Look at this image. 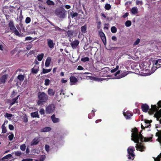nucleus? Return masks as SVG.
<instances>
[{
    "mask_svg": "<svg viewBox=\"0 0 161 161\" xmlns=\"http://www.w3.org/2000/svg\"><path fill=\"white\" fill-rule=\"evenodd\" d=\"M159 108H158L155 105H152L151 108L150 110L152 113L156 111V112L154 115V117H156L157 120H159L160 123L161 124V109L159 111H158ZM156 136H158V142L161 145V131H158L156 133ZM161 156H158L157 158H154V161H160V158L161 157V153L160 154Z\"/></svg>",
    "mask_w": 161,
    "mask_h": 161,
    "instance_id": "f257e3e1",
    "label": "nucleus"
},
{
    "mask_svg": "<svg viewBox=\"0 0 161 161\" xmlns=\"http://www.w3.org/2000/svg\"><path fill=\"white\" fill-rule=\"evenodd\" d=\"M131 136L132 137L131 140L134 141L135 142L137 143H139V141L141 142L144 141L145 142L150 141L151 139V138H143L141 134H138L136 130L134 132L132 133Z\"/></svg>",
    "mask_w": 161,
    "mask_h": 161,
    "instance_id": "f03ea898",
    "label": "nucleus"
},
{
    "mask_svg": "<svg viewBox=\"0 0 161 161\" xmlns=\"http://www.w3.org/2000/svg\"><path fill=\"white\" fill-rule=\"evenodd\" d=\"M56 14L58 17L62 18H64L66 15L65 10L62 8L56 9Z\"/></svg>",
    "mask_w": 161,
    "mask_h": 161,
    "instance_id": "7ed1b4c3",
    "label": "nucleus"
},
{
    "mask_svg": "<svg viewBox=\"0 0 161 161\" xmlns=\"http://www.w3.org/2000/svg\"><path fill=\"white\" fill-rule=\"evenodd\" d=\"M38 96L40 100L42 102H46L48 99L47 95L44 92H40Z\"/></svg>",
    "mask_w": 161,
    "mask_h": 161,
    "instance_id": "20e7f679",
    "label": "nucleus"
},
{
    "mask_svg": "<svg viewBox=\"0 0 161 161\" xmlns=\"http://www.w3.org/2000/svg\"><path fill=\"white\" fill-rule=\"evenodd\" d=\"M55 109L54 106L53 104H51L46 107V112L47 113L50 114L53 112Z\"/></svg>",
    "mask_w": 161,
    "mask_h": 161,
    "instance_id": "39448f33",
    "label": "nucleus"
},
{
    "mask_svg": "<svg viewBox=\"0 0 161 161\" xmlns=\"http://www.w3.org/2000/svg\"><path fill=\"white\" fill-rule=\"evenodd\" d=\"M134 151L135 148L133 147H129L127 149V152L129 155L134 157L135 156L133 153V152Z\"/></svg>",
    "mask_w": 161,
    "mask_h": 161,
    "instance_id": "423d86ee",
    "label": "nucleus"
},
{
    "mask_svg": "<svg viewBox=\"0 0 161 161\" xmlns=\"http://www.w3.org/2000/svg\"><path fill=\"white\" fill-rule=\"evenodd\" d=\"M99 34L101 37L104 45L105 46L106 44V37L102 31L99 32Z\"/></svg>",
    "mask_w": 161,
    "mask_h": 161,
    "instance_id": "0eeeda50",
    "label": "nucleus"
},
{
    "mask_svg": "<svg viewBox=\"0 0 161 161\" xmlns=\"http://www.w3.org/2000/svg\"><path fill=\"white\" fill-rule=\"evenodd\" d=\"M79 42L78 40H75L70 43V45L73 49L76 48L79 43Z\"/></svg>",
    "mask_w": 161,
    "mask_h": 161,
    "instance_id": "6e6552de",
    "label": "nucleus"
},
{
    "mask_svg": "<svg viewBox=\"0 0 161 161\" xmlns=\"http://www.w3.org/2000/svg\"><path fill=\"white\" fill-rule=\"evenodd\" d=\"M70 85H72L75 84L78 81L77 79L74 76H71L70 77Z\"/></svg>",
    "mask_w": 161,
    "mask_h": 161,
    "instance_id": "1a4fd4ad",
    "label": "nucleus"
},
{
    "mask_svg": "<svg viewBox=\"0 0 161 161\" xmlns=\"http://www.w3.org/2000/svg\"><path fill=\"white\" fill-rule=\"evenodd\" d=\"M8 75H5L2 76L0 79V84L5 83Z\"/></svg>",
    "mask_w": 161,
    "mask_h": 161,
    "instance_id": "9d476101",
    "label": "nucleus"
},
{
    "mask_svg": "<svg viewBox=\"0 0 161 161\" xmlns=\"http://www.w3.org/2000/svg\"><path fill=\"white\" fill-rule=\"evenodd\" d=\"M152 122V120H145V127L147 128L149 127V126L150 125V123ZM141 127L142 129H143L144 128V127L142 125H141Z\"/></svg>",
    "mask_w": 161,
    "mask_h": 161,
    "instance_id": "9b49d317",
    "label": "nucleus"
},
{
    "mask_svg": "<svg viewBox=\"0 0 161 161\" xmlns=\"http://www.w3.org/2000/svg\"><path fill=\"white\" fill-rule=\"evenodd\" d=\"M130 12L132 14L136 15L138 13V10L137 7H133L130 9Z\"/></svg>",
    "mask_w": 161,
    "mask_h": 161,
    "instance_id": "f8f14e48",
    "label": "nucleus"
},
{
    "mask_svg": "<svg viewBox=\"0 0 161 161\" xmlns=\"http://www.w3.org/2000/svg\"><path fill=\"white\" fill-rule=\"evenodd\" d=\"M128 74V72L126 71H124L123 73L121 74L120 75L117 76L116 79H120L124 77L125 76L127 75Z\"/></svg>",
    "mask_w": 161,
    "mask_h": 161,
    "instance_id": "ddd939ff",
    "label": "nucleus"
},
{
    "mask_svg": "<svg viewBox=\"0 0 161 161\" xmlns=\"http://www.w3.org/2000/svg\"><path fill=\"white\" fill-rule=\"evenodd\" d=\"M142 110L145 112H147L149 109V106L147 104H143L142 106Z\"/></svg>",
    "mask_w": 161,
    "mask_h": 161,
    "instance_id": "4468645a",
    "label": "nucleus"
},
{
    "mask_svg": "<svg viewBox=\"0 0 161 161\" xmlns=\"http://www.w3.org/2000/svg\"><path fill=\"white\" fill-rule=\"evenodd\" d=\"M47 44L48 47L50 48L53 47L54 43L53 41L50 39H47Z\"/></svg>",
    "mask_w": 161,
    "mask_h": 161,
    "instance_id": "2eb2a0df",
    "label": "nucleus"
},
{
    "mask_svg": "<svg viewBox=\"0 0 161 161\" xmlns=\"http://www.w3.org/2000/svg\"><path fill=\"white\" fill-rule=\"evenodd\" d=\"M136 147L137 150H139L142 152L143 151L144 149L145 148L144 147L142 146L141 144H136Z\"/></svg>",
    "mask_w": 161,
    "mask_h": 161,
    "instance_id": "dca6fc26",
    "label": "nucleus"
},
{
    "mask_svg": "<svg viewBox=\"0 0 161 161\" xmlns=\"http://www.w3.org/2000/svg\"><path fill=\"white\" fill-rule=\"evenodd\" d=\"M8 26L11 31H13L16 28L14 26L13 22L12 21H10L8 24Z\"/></svg>",
    "mask_w": 161,
    "mask_h": 161,
    "instance_id": "f3484780",
    "label": "nucleus"
},
{
    "mask_svg": "<svg viewBox=\"0 0 161 161\" xmlns=\"http://www.w3.org/2000/svg\"><path fill=\"white\" fill-rule=\"evenodd\" d=\"M51 118L53 122L54 123L58 122L59 121V119L58 118H56L55 117V115L53 114L51 117Z\"/></svg>",
    "mask_w": 161,
    "mask_h": 161,
    "instance_id": "a211bd4d",
    "label": "nucleus"
},
{
    "mask_svg": "<svg viewBox=\"0 0 161 161\" xmlns=\"http://www.w3.org/2000/svg\"><path fill=\"white\" fill-rule=\"evenodd\" d=\"M39 142V140L37 138H34L31 142V145H34L37 144Z\"/></svg>",
    "mask_w": 161,
    "mask_h": 161,
    "instance_id": "6ab92c4d",
    "label": "nucleus"
},
{
    "mask_svg": "<svg viewBox=\"0 0 161 161\" xmlns=\"http://www.w3.org/2000/svg\"><path fill=\"white\" fill-rule=\"evenodd\" d=\"M48 94L50 96H53L55 94V92L53 89L49 88L47 91Z\"/></svg>",
    "mask_w": 161,
    "mask_h": 161,
    "instance_id": "aec40b11",
    "label": "nucleus"
},
{
    "mask_svg": "<svg viewBox=\"0 0 161 161\" xmlns=\"http://www.w3.org/2000/svg\"><path fill=\"white\" fill-rule=\"evenodd\" d=\"M51 130V127H46L41 129V132H47L50 131Z\"/></svg>",
    "mask_w": 161,
    "mask_h": 161,
    "instance_id": "412c9836",
    "label": "nucleus"
},
{
    "mask_svg": "<svg viewBox=\"0 0 161 161\" xmlns=\"http://www.w3.org/2000/svg\"><path fill=\"white\" fill-rule=\"evenodd\" d=\"M51 61V58L50 57H48L47 58L45 63V65L46 67H47L49 66Z\"/></svg>",
    "mask_w": 161,
    "mask_h": 161,
    "instance_id": "4be33fe9",
    "label": "nucleus"
},
{
    "mask_svg": "<svg viewBox=\"0 0 161 161\" xmlns=\"http://www.w3.org/2000/svg\"><path fill=\"white\" fill-rule=\"evenodd\" d=\"M19 96H18L16 97L13 99L12 102L10 103V105L11 106L13 105L15 103H17V99H18Z\"/></svg>",
    "mask_w": 161,
    "mask_h": 161,
    "instance_id": "5701e85b",
    "label": "nucleus"
},
{
    "mask_svg": "<svg viewBox=\"0 0 161 161\" xmlns=\"http://www.w3.org/2000/svg\"><path fill=\"white\" fill-rule=\"evenodd\" d=\"M31 116L32 117H37L39 118V116L37 112H35L31 113Z\"/></svg>",
    "mask_w": 161,
    "mask_h": 161,
    "instance_id": "b1692460",
    "label": "nucleus"
},
{
    "mask_svg": "<svg viewBox=\"0 0 161 161\" xmlns=\"http://www.w3.org/2000/svg\"><path fill=\"white\" fill-rule=\"evenodd\" d=\"M5 123L2 126V133H5L7 132V129L5 126Z\"/></svg>",
    "mask_w": 161,
    "mask_h": 161,
    "instance_id": "393cba45",
    "label": "nucleus"
},
{
    "mask_svg": "<svg viewBox=\"0 0 161 161\" xmlns=\"http://www.w3.org/2000/svg\"><path fill=\"white\" fill-rule=\"evenodd\" d=\"M126 119H130L132 116V114L130 113H127L126 114L125 113H123Z\"/></svg>",
    "mask_w": 161,
    "mask_h": 161,
    "instance_id": "a878e982",
    "label": "nucleus"
},
{
    "mask_svg": "<svg viewBox=\"0 0 161 161\" xmlns=\"http://www.w3.org/2000/svg\"><path fill=\"white\" fill-rule=\"evenodd\" d=\"M43 56L44 54L43 53H41V54H38L37 56L38 60L39 61H41L42 60Z\"/></svg>",
    "mask_w": 161,
    "mask_h": 161,
    "instance_id": "bb28decb",
    "label": "nucleus"
},
{
    "mask_svg": "<svg viewBox=\"0 0 161 161\" xmlns=\"http://www.w3.org/2000/svg\"><path fill=\"white\" fill-rule=\"evenodd\" d=\"M24 75H20L18 76L17 78L20 81H22L24 80Z\"/></svg>",
    "mask_w": 161,
    "mask_h": 161,
    "instance_id": "cd10ccee",
    "label": "nucleus"
},
{
    "mask_svg": "<svg viewBox=\"0 0 161 161\" xmlns=\"http://www.w3.org/2000/svg\"><path fill=\"white\" fill-rule=\"evenodd\" d=\"M70 14L72 18L76 17L78 15V14L77 13H74L73 11L70 12Z\"/></svg>",
    "mask_w": 161,
    "mask_h": 161,
    "instance_id": "c85d7f7f",
    "label": "nucleus"
},
{
    "mask_svg": "<svg viewBox=\"0 0 161 161\" xmlns=\"http://www.w3.org/2000/svg\"><path fill=\"white\" fill-rule=\"evenodd\" d=\"M73 31H68L67 32V34L68 37H71L73 35Z\"/></svg>",
    "mask_w": 161,
    "mask_h": 161,
    "instance_id": "c756f323",
    "label": "nucleus"
},
{
    "mask_svg": "<svg viewBox=\"0 0 161 161\" xmlns=\"http://www.w3.org/2000/svg\"><path fill=\"white\" fill-rule=\"evenodd\" d=\"M46 3L49 5H54V3L53 1L50 0H47Z\"/></svg>",
    "mask_w": 161,
    "mask_h": 161,
    "instance_id": "7c9ffc66",
    "label": "nucleus"
},
{
    "mask_svg": "<svg viewBox=\"0 0 161 161\" xmlns=\"http://www.w3.org/2000/svg\"><path fill=\"white\" fill-rule=\"evenodd\" d=\"M51 70V69H46L43 68L42 69V72L43 74H46L50 72Z\"/></svg>",
    "mask_w": 161,
    "mask_h": 161,
    "instance_id": "2f4dec72",
    "label": "nucleus"
},
{
    "mask_svg": "<svg viewBox=\"0 0 161 161\" xmlns=\"http://www.w3.org/2000/svg\"><path fill=\"white\" fill-rule=\"evenodd\" d=\"M86 30V27L85 25L81 27V31L83 33H85Z\"/></svg>",
    "mask_w": 161,
    "mask_h": 161,
    "instance_id": "473e14b6",
    "label": "nucleus"
},
{
    "mask_svg": "<svg viewBox=\"0 0 161 161\" xmlns=\"http://www.w3.org/2000/svg\"><path fill=\"white\" fill-rule=\"evenodd\" d=\"M12 156V155L11 154H8L3 158H2V160H3L4 159H7L11 157Z\"/></svg>",
    "mask_w": 161,
    "mask_h": 161,
    "instance_id": "72a5a7b5",
    "label": "nucleus"
},
{
    "mask_svg": "<svg viewBox=\"0 0 161 161\" xmlns=\"http://www.w3.org/2000/svg\"><path fill=\"white\" fill-rule=\"evenodd\" d=\"M13 115L11 114H9L7 113L5 114V116L7 117V118L9 119H11V118L13 116Z\"/></svg>",
    "mask_w": 161,
    "mask_h": 161,
    "instance_id": "f704fd0d",
    "label": "nucleus"
},
{
    "mask_svg": "<svg viewBox=\"0 0 161 161\" xmlns=\"http://www.w3.org/2000/svg\"><path fill=\"white\" fill-rule=\"evenodd\" d=\"M111 30L112 33H115L117 31V29L115 27L113 26L111 27Z\"/></svg>",
    "mask_w": 161,
    "mask_h": 161,
    "instance_id": "c9c22d12",
    "label": "nucleus"
},
{
    "mask_svg": "<svg viewBox=\"0 0 161 161\" xmlns=\"http://www.w3.org/2000/svg\"><path fill=\"white\" fill-rule=\"evenodd\" d=\"M50 80L48 79H46L45 80L44 85L46 86H48L50 83Z\"/></svg>",
    "mask_w": 161,
    "mask_h": 161,
    "instance_id": "e433bc0d",
    "label": "nucleus"
},
{
    "mask_svg": "<svg viewBox=\"0 0 161 161\" xmlns=\"http://www.w3.org/2000/svg\"><path fill=\"white\" fill-rule=\"evenodd\" d=\"M125 25L127 27H129L131 25V22L130 21L128 20L126 22Z\"/></svg>",
    "mask_w": 161,
    "mask_h": 161,
    "instance_id": "4c0bfd02",
    "label": "nucleus"
},
{
    "mask_svg": "<svg viewBox=\"0 0 161 161\" xmlns=\"http://www.w3.org/2000/svg\"><path fill=\"white\" fill-rule=\"evenodd\" d=\"M111 7V5L109 4H106L105 5V8L107 10H109Z\"/></svg>",
    "mask_w": 161,
    "mask_h": 161,
    "instance_id": "58836bf2",
    "label": "nucleus"
},
{
    "mask_svg": "<svg viewBox=\"0 0 161 161\" xmlns=\"http://www.w3.org/2000/svg\"><path fill=\"white\" fill-rule=\"evenodd\" d=\"M155 64L156 65H160L161 64V59H158L156 61Z\"/></svg>",
    "mask_w": 161,
    "mask_h": 161,
    "instance_id": "ea45409f",
    "label": "nucleus"
},
{
    "mask_svg": "<svg viewBox=\"0 0 161 161\" xmlns=\"http://www.w3.org/2000/svg\"><path fill=\"white\" fill-rule=\"evenodd\" d=\"M25 148L26 146L25 144H22L20 146V148L21 150L23 151H25Z\"/></svg>",
    "mask_w": 161,
    "mask_h": 161,
    "instance_id": "a19ab883",
    "label": "nucleus"
},
{
    "mask_svg": "<svg viewBox=\"0 0 161 161\" xmlns=\"http://www.w3.org/2000/svg\"><path fill=\"white\" fill-rule=\"evenodd\" d=\"M119 66L117 65L116 66V68L113 69H112L111 70V72L112 73H113L114 72H115L118 69H119Z\"/></svg>",
    "mask_w": 161,
    "mask_h": 161,
    "instance_id": "79ce46f5",
    "label": "nucleus"
},
{
    "mask_svg": "<svg viewBox=\"0 0 161 161\" xmlns=\"http://www.w3.org/2000/svg\"><path fill=\"white\" fill-rule=\"evenodd\" d=\"M89 58H88L86 57H85L83 58H82L81 59V60L83 62L88 61H89Z\"/></svg>",
    "mask_w": 161,
    "mask_h": 161,
    "instance_id": "37998d69",
    "label": "nucleus"
},
{
    "mask_svg": "<svg viewBox=\"0 0 161 161\" xmlns=\"http://www.w3.org/2000/svg\"><path fill=\"white\" fill-rule=\"evenodd\" d=\"M31 21V19L30 18L27 17L26 18L25 22L26 23L28 24Z\"/></svg>",
    "mask_w": 161,
    "mask_h": 161,
    "instance_id": "c03bdc74",
    "label": "nucleus"
},
{
    "mask_svg": "<svg viewBox=\"0 0 161 161\" xmlns=\"http://www.w3.org/2000/svg\"><path fill=\"white\" fill-rule=\"evenodd\" d=\"M15 154L16 156H20L22 154V153L20 151H17L15 153Z\"/></svg>",
    "mask_w": 161,
    "mask_h": 161,
    "instance_id": "a18cd8bd",
    "label": "nucleus"
},
{
    "mask_svg": "<svg viewBox=\"0 0 161 161\" xmlns=\"http://www.w3.org/2000/svg\"><path fill=\"white\" fill-rule=\"evenodd\" d=\"M142 3H143L142 1L136 0V4L137 5L140 4L141 5H142Z\"/></svg>",
    "mask_w": 161,
    "mask_h": 161,
    "instance_id": "49530a36",
    "label": "nucleus"
},
{
    "mask_svg": "<svg viewBox=\"0 0 161 161\" xmlns=\"http://www.w3.org/2000/svg\"><path fill=\"white\" fill-rule=\"evenodd\" d=\"M39 70V69H37L32 68V71L34 73H36Z\"/></svg>",
    "mask_w": 161,
    "mask_h": 161,
    "instance_id": "de8ad7c7",
    "label": "nucleus"
},
{
    "mask_svg": "<svg viewBox=\"0 0 161 161\" xmlns=\"http://www.w3.org/2000/svg\"><path fill=\"white\" fill-rule=\"evenodd\" d=\"M14 32V34L17 36H19V31L17 30L16 28L13 31Z\"/></svg>",
    "mask_w": 161,
    "mask_h": 161,
    "instance_id": "09e8293b",
    "label": "nucleus"
},
{
    "mask_svg": "<svg viewBox=\"0 0 161 161\" xmlns=\"http://www.w3.org/2000/svg\"><path fill=\"white\" fill-rule=\"evenodd\" d=\"M14 134H12L11 135H9L8 136V138L10 141H11L13 140L14 137Z\"/></svg>",
    "mask_w": 161,
    "mask_h": 161,
    "instance_id": "8fccbe9b",
    "label": "nucleus"
},
{
    "mask_svg": "<svg viewBox=\"0 0 161 161\" xmlns=\"http://www.w3.org/2000/svg\"><path fill=\"white\" fill-rule=\"evenodd\" d=\"M140 40L139 39H137L136 40L135 42L134 43V45H137L140 42Z\"/></svg>",
    "mask_w": 161,
    "mask_h": 161,
    "instance_id": "3c124183",
    "label": "nucleus"
},
{
    "mask_svg": "<svg viewBox=\"0 0 161 161\" xmlns=\"http://www.w3.org/2000/svg\"><path fill=\"white\" fill-rule=\"evenodd\" d=\"M8 128L10 130H13L14 129V126L12 125H9Z\"/></svg>",
    "mask_w": 161,
    "mask_h": 161,
    "instance_id": "603ef678",
    "label": "nucleus"
},
{
    "mask_svg": "<svg viewBox=\"0 0 161 161\" xmlns=\"http://www.w3.org/2000/svg\"><path fill=\"white\" fill-rule=\"evenodd\" d=\"M40 113L41 114H43L45 113L44 110L43 108H41L40 109L39 111Z\"/></svg>",
    "mask_w": 161,
    "mask_h": 161,
    "instance_id": "864d4df0",
    "label": "nucleus"
},
{
    "mask_svg": "<svg viewBox=\"0 0 161 161\" xmlns=\"http://www.w3.org/2000/svg\"><path fill=\"white\" fill-rule=\"evenodd\" d=\"M49 145H46L45 146V149H46V150L48 152L49 151Z\"/></svg>",
    "mask_w": 161,
    "mask_h": 161,
    "instance_id": "5fc2aeb1",
    "label": "nucleus"
},
{
    "mask_svg": "<svg viewBox=\"0 0 161 161\" xmlns=\"http://www.w3.org/2000/svg\"><path fill=\"white\" fill-rule=\"evenodd\" d=\"M33 159L32 158H26L22 160V161H32Z\"/></svg>",
    "mask_w": 161,
    "mask_h": 161,
    "instance_id": "6e6d98bb",
    "label": "nucleus"
},
{
    "mask_svg": "<svg viewBox=\"0 0 161 161\" xmlns=\"http://www.w3.org/2000/svg\"><path fill=\"white\" fill-rule=\"evenodd\" d=\"M32 39V38L30 36H28L25 38V40H31Z\"/></svg>",
    "mask_w": 161,
    "mask_h": 161,
    "instance_id": "4d7b16f0",
    "label": "nucleus"
},
{
    "mask_svg": "<svg viewBox=\"0 0 161 161\" xmlns=\"http://www.w3.org/2000/svg\"><path fill=\"white\" fill-rule=\"evenodd\" d=\"M77 69L79 70H82L84 69V68L81 66H79L77 68Z\"/></svg>",
    "mask_w": 161,
    "mask_h": 161,
    "instance_id": "13d9d810",
    "label": "nucleus"
},
{
    "mask_svg": "<svg viewBox=\"0 0 161 161\" xmlns=\"http://www.w3.org/2000/svg\"><path fill=\"white\" fill-rule=\"evenodd\" d=\"M64 90L63 89H61L60 90V94L61 95L63 94V95H64Z\"/></svg>",
    "mask_w": 161,
    "mask_h": 161,
    "instance_id": "bf43d9fd",
    "label": "nucleus"
},
{
    "mask_svg": "<svg viewBox=\"0 0 161 161\" xmlns=\"http://www.w3.org/2000/svg\"><path fill=\"white\" fill-rule=\"evenodd\" d=\"M23 121L24 122L26 123L28 121V119L26 117H24L23 119Z\"/></svg>",
    "mask_w": 161,
    "mask_h": 161,
    "instance_id": "052dcab7",
    "label": "nucleus"
},
{
    "mask_svg": "<svg viewBox=\"0 0 161 161\" xmlns=\"http://www.w3.org/2000/svg\"><path fill=\"white\" fill-rule=\"evenodd\" d=\"M121 71L118 70V71L114 74L115 76H116L118 75L119 74Z\"/></svg>",
    "mask_w": 161,
    "mask_h": 161,
    "instance_id": "680f3d73",
    "label": "nucleus"
},
{
    "mask_svg": "<svg viewBox=\"0 0 161 161\" xmlns=\"http://www.w3.org/2000/svg\"><path fill=\"white\" fill-rule=\"evenodd\" d=\"M112 39L114 41H116L117 40V38L115 36H113L112 37Z\"/></svg>",
    "mask_w": 161,
    "mask_h": 161,
    "instance_id": "e2e57ef3",
    "label": "nucleus"
},
{
    "mask_svg": "<svg viewBox=\"0 0 161 161\" xmlns=\"http://www.w3.org/2000/svg\"><path fill=\"white\" fill-rule=\"evenodd\" d=\"M65 8L67 9H69L71 8V7L70 5H66L65 6Z\"/></svg>",
    "mask_w": 161,
    "mask_h": 161,
    "instance_id": "0e129e2a",
    "label": "nucleus"
},
{
    "mask_svg": "<svg viewBox=\"0 0 161 161\" xmlns=\"http://www.w3.org/2000/svg\"><path fill=\"white\" fill-rule=\"evenodd\" d=\"M128 15V13H125V14L123 16V17L125 18L127 17Z\"/></svg>",
    "mask_w": 161,
    "mask_h": 161,
    "instance_id": "69168bd1",
    "label": "nucleus"
},
{
    "mask_svg": "<svg viewBox=\"0 0 161 161\" xmlns=\"http://www.w3.org/2000/svg\"><path fill=\"white\" fill-rule=\"evenodd\" d=\"M32 46L31 45H30L27 47L26 48L28 50H30L32 47Z\"/></svg>",
    "mask_w": 161,
    "mask_h": 161,
    "instance_id": "338daca9",
    "label": "nucleus"
},
{
    "mask_svg": "<svg viewBox=\"0 0 161 161\" xmlns=\"http://www.w3.org/2000/svg\"><path fill=\"white\" fill-rule=\"evenodd\" d=\"M158 104L159 107L161 108V101H159L158 102Z\"/></svg>",
    "mask_w": 161,
    "mask_h": 161,
    "instance_id": "774afa93",
    "label": "nucleus"
}]
</instances>
